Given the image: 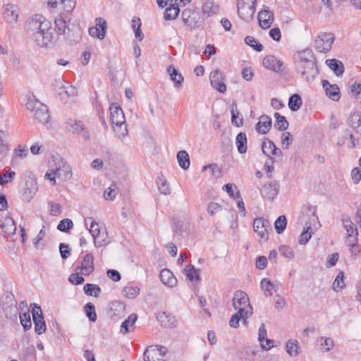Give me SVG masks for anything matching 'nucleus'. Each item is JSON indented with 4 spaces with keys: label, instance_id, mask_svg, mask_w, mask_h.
Segmentation results:
<instances>
[{
    "label": "nucleus",
    "instance_id": "obj_28",
    "mask_svg": "<svg viewBox=\"0 0 361 361\" xmlns=\"http://www.w3.org/2000/svg\"><path fill=\"white\" fill-rule=\"evenodd\" d=\"M0 228L4 233L9 235L15 234L16 231L15 222L9 216H6L1 220Z\"/></svg>",
    "mask_w": 361,
    "mask_h": 361
},
{
    "label": "nucleus",
    "instance_id": "obj_18",
    "mask_svg": "<svg viewBox=\"0 0 361 361\" xmlns=\"http://www.w3.org/2000/svg\"><path fill=\"white\" fill-rule=\"evenodd\" d=\"M95 21V26L89 28V34L92 37L103 39L105 37L106 32V22L102 18H97Z\"/></svg>",
    "mask_w": 361,
    "mask_h": 361
},
{
    "label": "nucleus",
    "instance_id": "obj_7",
    "mask_svg": "<svg viewBox=\"0 0 361 361\" xmlns=\"http://www.w3.org/2000/svg\"><path fill=\"white\" fill-rule=\"evenodd\" d=\"M257 0H237V11L238 16L245 22L252 20L255 12V3Z\"/></svg>",
    "mask_w": 361,
    "mask_h": 361
},
{
    "label": "nucleus",
    "instance_id": "obj_62",
    "mask_svg": "<svg viewBox=\"0 0 361 361\" xmlns=\"http://www.w3.org/2000/svg\"><path fill=\"white\" fill-rule=\"evenodd\" d=\"M73 226V221L69 219L61 220L57 226V228L61 231H67Z\"/></svg>",
    "mask_w": 361,
    "mask_h": 361
},
{
    "label": "nucleus",
    "instance_id": "obj_3",
    "mask_svg": "<svg viewBox=\"0 0 361 361\" xmlns=\"http://www.w3.org/2000/svg\"><path fill=\"white\" fill-rule=\"evenodd\" d=\"M85 226L92 236L94 245L96 247L105 246L109 243L108 233L105 229L102 230L99 224L92 217L85 219Z\"/></svg>",
    "mask_w": 361,
    "mask_h": 361
},
{
    "label": "nucleus",
    "instance_id": "obj_39",
    "mask_svg": "<svg viewBox=\"0 0 361 361\" xmlns=\"http://www.w3.org/2000/svg\"><path fill=\"white\" fill-rule=\"evenodd\" d=\"M286 348L287 353L291 357H296L300 354L299 343L297 340L289 339Z\"/></svg>",
    "mask_w": 361,
    "mask_h": 361
},
{
    "label": "nucleus",
    "instance_id": "obj_1",
    "mask_svg": "<svg viewBox=\"0 0 361 361\" xmlns=\"http://www.w3.org/2000/svg\"><path fill=\"white\" fill-rule=\"evenodd\" d=\"M25 30L28 37L39 47H45L52 42L51 22L41 14L29 18L25 23Z\"/></svg>",
    "mask_w": 361,
    "mask_h": 361
},
{
    "label": "nucleus",
    "instance_id": "obj_54",
    "mask_svg": "<svg viewBox=\"0 0 361 361\" xmlns=\"http://www.w3.org/2000/svg\"><path fill=\"white\" fill-rule=\"evenodd\" d=\"M255 352L250 348H243L239 352V357L245 361H253Z\"/></svg>",
    "mask_w": 361,
    "mask_h": 361
},
{
    "label": "nucleus",
    "instance_id": "obj_37",
    "mask_svg": "<svg viewBox=\"0 0 361 361\" xmlns=\"http://www.w3.org/2000/svg\"><path fill=\"white\" fill-rule=\"evenodd\" d=\"M157 319L165 328L171 327L174 323V318L165 312H159L157 314Z\"/></svg>",
    "mask_w": 361,
    "mask_h": 361
},
{
    "label": "nucleus",
    "instance_id": "obj_6",
    "mask_svg": "<svg viewBox=\"0 0 361 361\" xmlns=\"http://www.w3.org/2000/svg\"><path fill=\"white\" fill-rule=\"evenodd\" d=\"M233 305L238 312L245 313V317H250L252 314V307L250 304L247 295L242 291L238 290L235 293L233 298Z\"/></svg>",
    "mask_w": 361,
    "mask_h": 361
},
{
    "label": "nucleus",
    "instance_id": "obj_56",
    "mask_svg": "<svg viewBox=\"0 0 361 361\" xmlns=\"http://www.w3.org/2000/svg\"><path fill=\"white\" fill-rule=\"evenodd\" d=\"M85 311L88 319L92 322H95L97 320V314L95 312L94 305L88 302L85 306Z\"/></svg>",
    "mask_w": 361,
    "mask_h": 361
},
{
    "label": "nucleus",
    "instance_id": "obj_53",
    "mask_svg": "<svg viewBox=\"0 0 361 361\" xmlns=\"http://www.w3.org/2000/svg\"><path fill=\"white\" fill-rule=\"evenodd\" d=\"M250 317H245V313L238 312L237 313L232 315L230 321L229 325L233 328H237L239 326V322L240 319H243V323L246 322V319Z\"/></svg>",
    "mask_w": 361,
    "mask_h": 361
},
{
    "label": "nucleus",
    "instance_id": "obj_23",
    "mask_svg": "<svg viewBox=\"0 0 361 361\" xmlns=\"http://www.w3.org/2000/svg\"><path fill=\"white\" fill-rule=\"evenodd\" d=\"M263 66L274 72H281L283 70V62L273 55H268L264 58Z\"/></svg>",
    "mask_w": 361,
    "mask_h": 361
},
{
    "label": "nucleus",
    "instance_id": "obj_64",
    "mask_svg": "<svg viewBox=\"0 0 361 361\" xmlns=\"http://www.w3.org/2000/svg\"><path fill=\"white\" fill-rule=\"evenodd\" d=\"M350 123L352 127L357 128V131L361 133V118L358 114L352 115L350 117Z\"/></svg>",
    "mask_w": 361,
    "mask_h": 361
},
{
    "label": "nucleus",
    "instance_id": "obj_61",
    "mask_svg": "<svg viewBox=\"0 0 361 361\" xmlns=\"http://www.w3.org/2000/svg\"><path fill=\"white\" fill-rule=\"evenodd\" d=\"M20 320L25 331L31 328V319L29 312L20 314Z\"/></svg>",
    "mask_w": 361,
    "mask_h": 361
},
{
    "label": "nucleus",
    "instance_id": "obj_55",
    "mask_svg": "<svg viewBox=\"0 0 361 361\" xmlns=\"http://www.w3.org/2000/svg\"><path fill=\"white\" fill-rule=\"evenodd\" d=\"M16 177V173L13 171L8 170L5 173L0 174V185H4L11 183Z\"/></svg>",
    "mask_w": 361,
    "mask_h": 361
},
{
    "label": "nucleus",
    "instance_id": "obj_42",
    "mask_svg": "<svg viewBox=\"0 0 361 361\" xmlns=\"http://www.w3.org/2000/svg\"><path fill=\"white\" fill-rule=\"evenodd\" d=\"M177 159L179 166L183 169H188L190 167V161L188 153L185 150H180L177 154Z\"/></svg>",
    "mask_w": 361,
    "mask_h": 361
},
{
    "label": "nucleus",
    "instance_id": "obj_49",
    "mask_svg": "<svg viewBox=\"0 0 361 361\" xmlns=\"http://www.w3.org/2000/svg\"><path fill=\"white\" fill-rule=\"evenodd\" d=\"M158 188L161 194L165 195L171 193V188L169 184L166 182L164 176H159L157 180Z\"/></svg>",
    "mask_w": 361,
    "mask_h": 361
},
{
    "label": "nucleus",
    "instance_id": "obj_21",
    "mask_svg": "<svg viewBox=\"0 0 361 361\" xmlns=\"http://www.w3.org/2000/svg\"><path fill=\"white\" fill-rule=\"evenodd\" d=\"M109 111L112 126L122 124L126 121L123 110L118 104H111L109 107Z\"/></svg>",
    "mask_w": 361,
    "mask_h": 361
},
{
    "label": "nucleus",
    "instance_id": "obj_9",
    "mask_svg": "<svg viewBox=\"0 0 361 361\" xmlns=\"http://www.w3.org/2000/svg\"><path fill=\"white\" fill-rule=\"evenodd\" d=\"M25 185L23 190V199L30 202L38 190L37 178L31 171L25 173Z\"/></svg>",
    "mask_w": 361,
    "mask_h": 361
},
{
    "label": "nucleus",
    "instance_id": "obj_63",
    "mask_svg": "<svg viewBox=\"0 0 361 361\" xmlns=\"http://www.w3.org/2000/svg\"><path fill=\"white\" fill-rule=\"evenodd\" d=\"M116 188L115 185H111L104 191L103 196L105 200H113L116 197L117 194Z\"/></svg>",
    "mask_w": 361,
    "mask_h": 361
},
{
    "label": "nucleus",
    "instance_id": "obj_33",
    "mask_svg": "<svg viewBox=\"0 0 361 361\" xmlns=\"http://www.w3.org/2000/svg\"><path fill=\"white\" fill-rule=\"evenodd\" d=\"M166 72L170 76L171 80L173 82L175 87H180L184 80V78L182 74L173 66H170L167 68Z\"/></svg>",
    "mask_w": 361,
    "mask_h": 361
},
{
    "label": "nucleus",
    "instance_id": "obj_35",
    "mask_svg": "<svg viewBox=\"0 0 361 361\" xmlns=\"http://www.w3.org/2000/svg\"><path fill=\"white\" fill-rule=\"evenodd\" d=\"M319 349L323 353L330 351L334 347V341L329 337L321 336L317 338Z\"/></svg>",
    "mask_w": 361,
    "mask_h": 361
},
{
    "label": "nucleus",
    "instance_id": "obj_32",
    "mask_svg": "<svg viewBox=\"0 0 361 361\" xmlns=\"http://www.w3.org/2000/svg\"><path fill=\"white\" fill-rule=\"evenodd\" d=\"M159 278L162 283L169 287H173L177 283V279L173 274L167 269H164L160 271Z\"/></svg>",
    "mask_w": 361,
    "mask_h": 361
},
{
    "label": "nucleus",
    "instance_id": "obj_29",
    "mask_svg": "<svg viewBox=\"0 0 361 361\" xmlns=\"http://www.w3.org/2000/svg\"><path fill=\"white\" fill-rule=\"evenodd\" d=\"M322 85L329 98L334 101L340 99V90L336 85H331L327 80H323Z\"/></svg>",
    "mask_w": 361,
    "mask_h": 361
},
{
    "label": "nucleus",
    "instance_id": "obj_2",
    "mask_svg": "<svg viewBox=\"0 0 361 361\" xmlns=\"http://www.w3.org/2000/svg\"><path fill=\"white\" fill-rule=\"evenodd\" d=\"M297 67L307 82L312 81L318 74L315 59L310 49H305L298 54Z\"/></svg>",
    "mask_w": 361,
    "mask_h": 361
},
{
    "label": "nucleus",
    "instance_id": "obj_4",
    "mask_svg": "<svg viewBox=\"0 0 361 361\" xmlns=\"http://www.w3.org/2000/svg\"><path fill=\"white\" fill-rule=\"evenodd\" d=\"M26 108L29 110L32 118L39 123L45 124L50 120L48 107L34 98H29L26 103Z\"/></svg>",
    "mask_w": 361,
    "mask_h": 361
},
{
    "label": "nucleus",
    "instance_id": "obj_34",
    "mask_svg": "<svg viewBox=\"0 0 361 361\" xmlns=\"http://www.w3.org/2000/svg\"><path fill=\"white\" fill-rule=\"evenodd\" d=\"M260 287L266 297H271L277 291V286L267 278L261 281Z\"/></svg>",
    "mask_w": 361,
    "mask_h": 361
},
{
    "label": "nucleus",
    "instance_id": "obj_36",
    "mask_svg": "<svg viewBox=\"0 0 361 361\" xmlns=\"http://www.w3.org/2000/svg\"><path fill=\"white\" fill-rule=\"evenodd\" d=\"M113 130L117 137L122 142H126L128 140V129L126 121L122 124L113 125Z\"/></svg>",
    "mask_w": 361,
    "mask_h": 361
},
{
    "label": "nucleus",
    "instance_id": "obj_20",
    "mask_svg": "<svg viewBox=\"0 0 361 361\" xmlns=\"http://www.w3.org/2000/svg\"><path fill=\"white\" fill-rule=\"evenodd\" d=\"M94 269V257L90 253H87L83 257L80 265L76 268V270L80 271V274L84 276H89Z\"/></svg>",
    "mask_w": 361,
    "mask_h": 361
},
{
    "label": "nucleus",
    "instance_id": "obj_47",
    "mask_svg": "<svg viewBox=\"0 0 361 361\" xmlns=\"http://www.w3.org/2000/svg\"><path fill=\"white\" fill-rule=\"evenodd\" d=\"M231 113L232 124L236 127L242 126L243 125V119L239 117L240 112L238 111L236 105H232Z\"/></svg>",
    "mask_w": 361,
    "mask_h": 361
},
{
    "label": "nucleus",
    "instance_id": "obj_41",
    "mask_svg": "<svg viewBox=\"0 0 361 361\" xmlns=\"http://www.w3.org/2000/svg\"><path fill=\"white\" fill-rule=\"evenodd\" d=\"M202 12L208 16L216 14L219 11V6L212 0H206L202 5Z\"/></svg>",
    "mask_w": 361,
    "mask_h": 361
},
{
    "label": "nucleus",
    "instance_id": "obj_26",
    "mask_svg": "<svg viewBox=\"0 0 361 361\" xmlns=\"http://www.w3.org/2000/svg\"><path fill=\"white\" fill-rule=\"evenodd\" d=\"M259 26L263 29H267L271 25L274 18L273 13L267 10H262L258 13Z\"/></svg>",
    "mask_w": 361,
    "mask_h": 361
},
{
    "label": "nucleus",
    "instance_id": "obj_40",
    "mask_svg": "<svg viewBox=\"0 0 361 361\" xmlns=\"http://www.w3.org/2000/svg\"><path fill=\"white\" fill-rule=\"evenodd\" d=\"M235 145L240 154H245L247 151V137L245 133H240L235 138Z\"/></svg>",
    "mask_w": 361,
    "mask_h": 361
},
{
    "label": "nucleus",
    "instance_id": "obj_50",
    "mask_svg": "<svg viewBox=\"0 0 361 361\" xmlns=\"http://www.w3.org/2000/svg\"><path fill=\"white\" fill-rule=\"evenodd\" d=\"M302 105V99L299 94H294L289 98L288 106L293 111H298Z\"/></svg>",
    "mask_w": 361,
    "mask_h": 361
},
{
    "label": "nucleus",
    "instance_id": "obj_22",
    "mask_svg": "<svg viewBox=\"0 0 361 361\" xmlns=\"http://www.w3.org/2000/svg\"><path fill=\"white\" fill-rule=\"evenodd\" d=\"M356 138L350 130L343 131L338 139L337 144L339 146H345L353 148L356 146Z\"/></svg>",
    "mask_w": 361,
    "mask_h": 361
},
{
    "label": "nucleus",
    "instance_id": "obj_16",
    "mask_svg": "<svg viewBox=\"0 0 361 361\" xmlns=\"http://www.w3.org/2000/svg\"><path fill=\"white\" fill-rule=\"evenodd\" d=\"M32 308V318L35 324V331L36 334L41 335L45 332L47 328L44 317L42 316V311L39 306L33 304Z\"/></svg>",
    "mask_w": 361,
    "mask_h": 361
},
{
    "label": "nucleus",
    "instance_id": "obj_57",
    "mask_svg": "<svg viewBox=\"0 0 361 361\" xmlns=\"http://www.w3.org/2000/svg\"><path fill=\"white\" fill-rule=\"evenodd\" d=\"M245 42L257 51H261L263 49V45L259 43L252 36H247L245 38Z\"/></svg>",
    "mask_w": 361,
    "mask_h": 361
},
{
    "label": "nucleus",
    "instance_id": "obj_38",
    "mask_svg": "<svg viewBox=\"0 0 361 361\" xmlns=\"http://www.w3.org/2000/svg\"><path fill=\"white\" fill-rule=\"evenodd\" d=\"M326 63L337 76L343 73L344 66L341 61L337 59H328L326 61Z\"/></svg>",
    "mask_w": 361,
    "mask_h": 361
},
{
    "label": "nucleus",
    "instance_id": "obj_60",
    "mask_svg": "<svg viewBox=\"0 0 361 361\" xmlns=\"http://www.w3.org/2000/svg\"><path fill=\"white\" fill-rule=\"evenodd\" d=\"M312 237V228L307 226L306 230L304 231L300 235L298 242L301 245H305Z\"/></svg>",
    "mask_w": 361,
    "mask_h": 361
},
{
    "label": "nucleus",
    "instance_id": "obj_44",
    "mask_svg": "<svg viewBox=\"0 0 361 361\" xmlns=\"http://www.w3.org/2000/svg\"><path fill=\"white\" fill-rule=\"evenodd\" d=\"M140 293V288L137 286H127L123 288L122 294L128 299L135 298Z\"/></svg>",
    "mask_w": 361,
    "mask_h": 361
},
{
    "label": "nucleus",
    "instance_id": "obj_12",
    "mask_svg": "<svg viewBox=\"0 0 361 361\" xmlns=\"http://www.w3.org/2000/svg\"><path fill=\"white\" fill-rule=\"evenodd\" d=\"M2 15L4 20L10 25L17 23L20 15V8L15 4H6L3 6Z\"/></svg>",
    "mask_w": 361,
    "mask_h": 361
},
{
    "label": "nucleus",
    "instance_id": "obj_8",
    "mask_svg": "<svg viewBox=\"0 0 361 361\" xmlns=\"http://www.w3.org/2000/svg\"><path fill=\"white\" fill-rule=\"evenodd\" d=\"M182 19L183 23L191 28H197L201 26L204 18L198 8H187L182 12Z\"/></svg>",
    "mask_w": 361,
    "mask_h": 361
},
{
    "label": "nucleus",
    "instance_id": "obj_14",
    "mask_svg": "<svg viewBox=\"0 0 361 361\" xmlns=\"http://www.w3.org/2000/svg\"><path fill=\"white\" fill-rule=\"evenodd\" d=\"M167 350L164 346H150L144 353L145 361H164Z\"/></svg>",
    "mask_w": 361,
    "mask_h": 361
},
{
    "label": "nucleus",
    "instance_id": "obj_11",
    "mask_svg": "<svg viewBox=\"0 0 361 361\" xmlns=\"http://www.w3.org/2000/svg\"><path fill=\"white\" fill-rule=\"evenodd\" d=\"M334 41L332 33L322 32L314 39V48L319 52L326 53L331 49Z\"/></svg>",
    "mask_w": 361,
    "mask_h": 361
},
{
    "label": "nucleus",
    "instance_id": "obj_24",
    "mask_svg": "<svg viewBox=\"0 0 361 361\" xmlns=\"http://www.w3.org/2000/svg\"><path fill=\"white\" fill-rule=\"evenodd\" d=\"M71 13V12H67L63 10V11L60 13L59 18L55 20L56 30L59 34L66 35H67L66 32V30H68V32L70 31L67 27L66 23Z\"/></svg>",
    "mask_w": 361,
    "mask_h": 361
},
{
    "label": "nucleus",
    "instance_id": "obj_46",
    "mask_svg": "<svg viewBox=\"0 0 361 361\" xmlns=\"http://www.w3.org/2000/svg\"><path fill=\"white\" fill-rule=\"evenodd\" d=\"M85 293L90 296L97 298L101 293V288L96 284L87 283L83 287Z\"/></svg>",
    "mask_w": 361,
    "mask_h": 361
},
{
    "label": "nucleus",
    "instance_id": "obj_58",
    "mask_svg": "<svg viewBox=\"0 0 361 361\" xmlns=\"http://www.w3.org/2000/svg\"><path fill=\"white\" fill-rule=\"evenodd\" d=\"M286 224L287 221L286 216H280L274 223L276 231L278 233H281L285 230Z\"/></svg>",
    "mask_w": 361,
    "mask_h": 361
},
{
    "label": "nucleus",
    "instance_id": "obj_59",
    "mask_svg": "<svg viewBox=\"0 0 361 361\" xmlns=\"http://www.w3.org/2000/svg\"><path fill=\"white\" fill-rule=\"evenodd\" d=\"M293 138L290 133L285 132L281 135V144L283 149H288L293 142Z\"/></svg>",
    "mask_w": 361,
    "mask_h": 361
},
{
    "label": "nucleus",
    "instance_id": "obj_51",
    "mask_svg": "<svg viewBox=\"0 0 361 361\" xmlns=\"http://www.w3.org/2000/svg\"><path fill=\"white\" fill-rule=\"evenodd\" d=\"M345 282H344V273L341 271L336 276L334 283H333V290L335 292H339L345 288Z\"/></svg>",
    "mask_w": 361,
    "mask_h": 361
},
{
    "label": "nucleus",
    "instance_id": "obj_19",
    "mask_svg": "<svg viewBox=\"0 0 361 361\" xmlns=\"http://www.w3.org/2000/svg\"><path fill=\"white\" fill-rule=\"evenodd\" d=\"M211 85L220 93H224L226 91V85L224 83V77L223 73L216 70L210 73L209 75Z\"/></svg>",
    "mask_w": 361,
    "mask_h": 361
},
{
    "label": "nucleus",
    "instance_id": "obj_52",
    "mask_svg": "<svg viewBox=\"0 0 361 361\" xmlns=\"http://www.w3.org/2000/svg\"><path fill=\"white\" fill-rule=\"evenodd\" d=\"M137 320V315L135 314H131L128 316V319H126L121 326V331L126 334L130 331L129 326H133Z\"/></svg>",
    "mask_w": 361,
    "mask_h": 361
},
{
    "label": "nucleus",
    "instance_id": "obj_27",
    "mask_svg": "<svg viewBox=\"0 0 361 361\" xmlns=\"http://www.w3.org/2000/svg\"><path fill=\"white\" fill-rule=\"evenodd\" d=\"M47 3L52 8L60 6L67 12H72L75 6V3L73 0H47Z\"/></svg>",
    "mask_w": 361,
    "mask_h": 361
},
{
    "label": "nucleus",
    "instance_id": "obj_25",
    "mask_svg": "<svg viewBox=\"0 0 361 361\" xmlns=\"http://www.w3.org/2000/svg\"><path fill=\"white\" fill-rule=\"evenodd\" d=\"M261 195L267 200H273L279 192V185L274 182L269 184H264L261 190Z\"/></svg>",
    "mask_w": 361,
    "mask_h": 361
},
{
    "label": "nucleus",
    "instance_id": "obj_15",
    "mask_svg": "<svg viewBox=\"0 0 361 361\" xmlns=\"http://www.w3.org/2000/svg\"><path fill=\"white\" fill-rule=\"evenodd\" d=\"M66 128L73 133L80 135L85 140L90 137L89 132L81 121L73 118L68 119L66 122Z\"/></svg>",
    "mask_w": 361,
    "mask_h": 361
},
{
    "label": "nucleus",
    "instance_id": "obj_5",
    "mask_svg": "<svg viewBox=\"0 0 361 361\" xmlns=\"http://www.w3.org/2000/svg\"><path fill=\"white\" fill-rule=\"evenodd\" d=\"M58 88L59 99L63 104L72 105L76 102L78 90L75 86L67 82L60 81Z\"/></svg>",
    "mask_w": 361,
    "mask_h": 361
},
{
    "label": "nucleus",
    "instance_id": "obj_48",
    "mask_svg": "<svg viewBox=\"0 0 361 361\" xmlns=\"http://www.w3.org/2000/svg\"><path fill=\"white\" fill-rule=\"evenodd\" d=\"M276 119L275 127L280 131H284L288 128V122L285 116L280 115L279 113L274 114Z\"/></svg>",
    "mask_w": 361,
    "mask_h": 361
},
{
    "label": "nucleus",
    "instance_id": "obj_13",
    "mask_svg": "<svg viewBox=\"0 0 361 361\" xmlns=\"http://www.w3.org/2000/svg\"><path fill=\"white\" fill-rule=\"evenodd\" d=\"M253 229L261 239L266 240L269 237V231H271V226L267 219L257 218L253 221Z\"/></svg>",
    "mask_w": 361,
    "mask_h": 361
},
{
    "label": "nucleus",
    "instance_id": "obj_30",
    "mask_svg": "<svg viewBox=\"0 0 361 361\" xmlns=\"http://www.w3.org/2000/svg\"><path fill=\"white\" fill-rule=\"evenodd\" d=\"M271 118L267 115H262L259 117L255 129L260 134L267 133L271 127Z\"/></svg>",
    "mask_w": 361,
    "mask_h": 361
},
{
    "label": "nucleus",
    "instance_id": "obj_10",
    "mask_svg": "<svg viewBox=\"0 0 361 361\" xmlns=\"http://www.w3.org/2000/svg\"><path fill=\"white\" fill-rule=\"evenodd\" d=\"M54 173L59 178L66 181L71 178L73 173L69 164L61 157L54 159Z\"/></svg>",
    "mask_w": 361,
    "mask_h": 361
},
{
    "label": "nucleus",
    "instance_id": "obj_17",
    "mask_svg": "<svg viewBox=\"0 0 361 361\" xmlns=\"http://www.w3.org/2000/svg\"><path fill=\"white\" fill-rule=\"evenodd\" d=\"M343 228L348 233V240L346 241L348 245H354L357 243L358 231L354 223L351 221L349 216H343L342 219Z\"/></svg>",
    "mask_w": 361,
    "mask_h": 361
},
{
    "label": "nucleus",
    "instance_id": "obj_45",
    "mask_svg": "<svg viewBox=\"0 0 361 361\" xmlns=\"http://www.w3.org/2000/svg\"><path fill=\"white\" fill-rule=\"evenodd\" d=\"M184 272L187 278L191 281H198L200 279V270L196 269L194 266H186L184 269Z\"/></svg>",
    "mask_w": 361,
    "mask_h": 361
},
{
    "label": "nucleus",
    "instance_id": "obj_31",
    "mask_svg": "<svg viewBox=\"0 0 361 361\" xmlns=\"http://www.w3.org/2000/svg\"><path fill=\"white\" fill-rule=\"evenodd\" d=\"M262 149L263 153L269 157L277 154H281V151L276 147L272 141L268 139H265L263 141Z\"/></svg>",
    "mask_w": 361,
    "mask_h": 361
},
{
    "label": "nucleus",
    "instance_id": "obj_43",
    "mask_svg": "<svg viewBox=\"0 0 361 361\" xmlns=\"http://www.w3.org/2000/svg\"><path fill=\"white\" fill-rule=\"evenodd\" d=\"M180 12L179 6L176 3L171 4L164 12V20H171L176 19Z\"/></svg>",
    "mask_w": 361,
    "mask_h": 361
}]
</instances>
